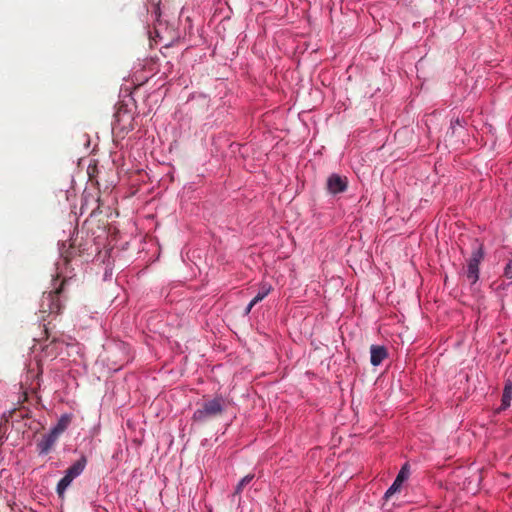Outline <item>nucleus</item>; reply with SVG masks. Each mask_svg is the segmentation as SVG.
Wrapping results in <instances>:
<instances>
[{
    "mask_svg": "<svg viewBox=\"0 0 512 512\" xmlns=\"http://www.w3.org/2000/svg\"><path fill=\"white\" fill-rule=\"evenodd\" d=\"M65 280L51 291L43 292L39 304V314L43 320L46 316L59 315L64 308V300L62 294L64 290Z\"/></svg>",
    "mask_w": 512,
    "mask_h": 512,
    "instance_id": "obj_1",
    "label": "nucleus"
},
{
    "mask_svg": "<svg viewBox=\"0 0 512 512\" xmlns=\"http://www.w3.org/2000/svg\"><path fill=\"white\" fill-rule=\"evenodd\" d=\"M225 406L222 397H216L203 403L193 414V420L197 422H205L206 420L221 415Z\"/></svg>",
    "mask_w": 512,
    "mask_h": 512,
    "instance_id": "obj_2",
    "label": "nucleus"
},
{
    "mask_svg": "<svg viewBox=\"0 0 512 512\" xmlns=\"http://www.w3.org/2000/svg\"><path fill=\"white\" fill-rule=\"evenodd\" d=\"M86 464L87 459L85 456H82L66 470L64 477L58 482L56 488L57 494L60 498L64 497V493L72 481L84 471Z\"/></svg>",
    "mask_w": 512,
    "mask_h": 512,
    "instance_id": "obj_3",
    "label": "nucleus"
},
{
    "mask_svg": "<svg viewBox=\"0 0 512 512\" xmlns=\"http://www.w3.org/2000/svg\"><path fill=\"white\" fill-rule=\"evenodd\" d=\"M484 258V251L482 246L475 248L470 258L467 260V265L464 269V274L471 284H475L479 279V265Z\"/></svg>",
    "mask_w": 512,
    "mask_h": 512,
    "instance_id": "obj_4",
    "label": "nucleus"
},
{
    "mask_svg": "<svg viewBox=\"0 0 512 512\" xmlns=\"http://www.w3.org/2000/svg\"><path fill=\"white\" fill-rule=\"evenodd\" d=\"M326 187L329 193L335 195L344 192L348 187V181L346 177L338 174H332L328 177Z\"/></svg>",
    "mask_w": 512,
    "mask_h": 512,
    "instance_id": "obj_5",
    "label": "nucleus"
},
{
    "mask_svg": "<svg viewBox=\"0 0 512 512\" xmlns=\"http://www.w3.org/2000/svg\"><path fill=\"white\" fill-rule=\"evenodd\" d=\"M370 354V362L373 366L380 365L388 356L387 349L381 345H372L370 348Z\"/></svg>",
    "mask_w": 512,
    "mask_h": 512,
    "instance_id": "obj_6",
    "label": "nucleus"
},
{
    "mask_svg": "<svg viewBox=\"0 0 512 512\" xmlns=\"http://www.w3.org/2000/svg\"><path fill=\"white\" fill-rule=\"evenodd\" d=\"M59 436L50 431L47 435L37 443V448L40 454H47L56 443Z\"/></svg>",
    "mask_w": 512,
    "mask_h": 512,
    "instance_id": "obj_7",
    "label": "nucleus"
},
{
    "mask_svg": "<svg viewBox=\"0 0 512 512\" xmlns=\"http://www.w3.org/2000/svg\"><path fill=\"white\" fill-rule=\"evenodd\" d=\"M511 400H512V380L508 378L505 381L500 409L501 410L507 409L511 404Z\"/></svg>",
    "mask_w": 512,
    "mask_h": 512,
    "instance_id": "obj_8",
    "label": "nucleus"
},
{
    "mask_svg": "<svg viewBox=\"0 0 512 512\" xmlns=\"http://www.w3.org/2000/svg\"><path fill=\"white\" fill-rule=\"evenodd\" d=\"M71 422V416L70 415H62L61 418L58 420V423L56 426L51 430L53 433H55L57 436H60L69 426Z\"/></svg>",
    "mask_w": 512,
    "mask_h": 512,
    "instance_id": "obj_9",
    "label": "nucleus"
},
{
    "mask_svg": "<svg viewBox=\"0 0 512 512\" xmlns=\"http://www.w3.org/2000/svg\"><path fill=\"white\" fill-rule=\"evenodd\" d=\"M271 289V285L263 284L256 296L252 299V305L261 302L270 293Z\"/></svg>",
    "mask_w": 512,
    "mask_h": 512,
    "instance_id": "obj_10",
    "label": "nucleus"
},
{
    "mask_svg": "<svg viewBox=\"0 0 512 512\" xmlns=\"http://www.w3.org/2000/svg\"><path fill=\"white\" fill-rule=\"evenodd\" d=\"M254 479V474H248L245 477H243L240 482L237 484L235 488V495L240 494L244 488L251 483V481Z\"/></svg>",
    "mask_w": 512,
    "mask_h": 512,
    "instance_id": "obj_11",
    "label": "nucleus"
},
{
    "mask_svg": "<svg viewBox=\"0 0 512 512\" xmlns=\"http://www.w3.org/2000/svg\"><path fill=\"white\" fill-rule=\"evenodd\" d=\"M408 475H409V466L407 463H405L402 466L401 470L399 471L395 480L402 484L403 481L408 478Z\"/></svg>",
    "mask_w": 512,
    "mask_h": 512,
    "instance_id": "obj_12",
    "label": "nucleus"
},
{
    "mask_svg": "<svg viewBox=\"0 0 512 512\" xmlns=\"http://www.w3.org/2000/svg\"><path fill=\"white\" fill-rule=\"evenodd\" d=\"M401 483H399L398 481L394 480L393 484L390 486V488L385 492V498L388 499L390 498L395 492L399 491L400 487H401Z\"/></svg>",
    "mask_w": 512,
    "mask_h": 512,
    "instance_id": "obj_13",
    "label": "nucleus"
},
{
    "mask_svg": "<svg viewBox=\"0 0 512 512\" xmlns=\"http://www.w3.org/2000/svg\"><path fill=\"white\" fill-rule=\"evenodd\" d=\"M503 275L505 278L512 281V259L506 264Z\"/></svg>",
    "mask_w": 512,
    "mask_h": 512,
    "instance_id": "obj_14",
    "label": "nucleus"
},
{
    "mask_svg": "<svg viewBox=\"0 0 512 512\" xmlns=\"http://www.w3.org/2000/svg\"><path fill=\"white\" fill-rule=\"evenodd\" d=\"M123 116H127L128 118H130V115H128L126 112L123 114L121 112H118L115 114V124L114 125L119 124V122L121 121V117H123Z\"/></svg>",
    "mask_w": 512,
    "mask_h": 512,
    "instance_id": "obj_15",
    "label": "nucleus"
},
{
    "mask_svg": "<svg viewBox=\"0 0 512 512\" xmlns=\"http://www.w3.org/2000/svg\"><path fill=\"white\" fill-rule=\"evenodd\" d=\"M255 305H252V300L250 301V303L248 304V306L246 307L245 309V313L246 314H249L251 309L254 307Z\"/></svg>",
    "mask_w": 512,
    "mask_h": 512,
    "instance_id": "obj_16",
    "label": "nucleus"
}]
</instances>
